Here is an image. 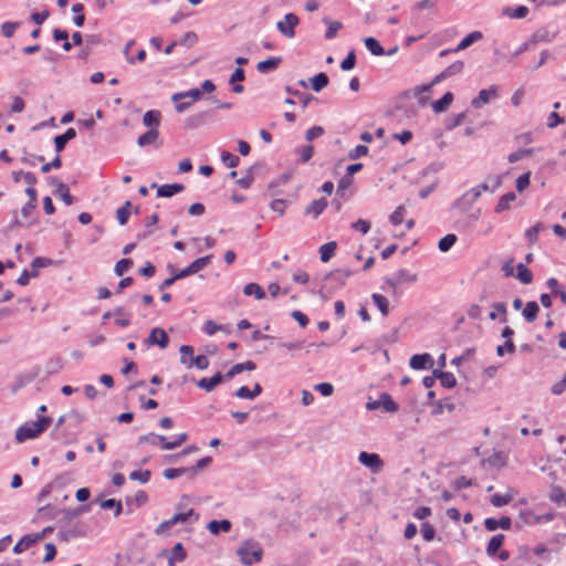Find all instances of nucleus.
Masks as SVG:
<instances>
[{
  "label": "nucleus",
  "instance_id": "44",
  "mask_svg": "<svg viewBox=\"0 0 566 566\" xmlns=\"http://www.w3.org/2000/svg\"><path fill=\"white\" fill-rule=\"evenodd\" d=\"M527 13L528 8L525 6H518L514 10H512L511 8L503 9V14L513 19H523L527 15Z\"/></svg>",
  "mask_w": 566,
  "mask_h": 566
},
{
  "label": "nucleus",
  "instance_id": "39",
  "mask_svg": "<svg viewBox=\"0 0 566 566\" xmlns=\"http://www.w3.org/2000/svg\"><path fill=\"white\" fill-rule=\"evenodd\" d=\"M336 249H337V243L335 241H331V242L323 244L319 248L322 262H328L332 259V256L334 255Z\"/></svg>",
  "mask_w": 566,
  "mask_h": 566
},
{
  "label": "nucleus",
  "instance_id": "48",
  "mask_svg": "<svg viewBox=\"0 0 566 566\" xmlns=\"http://www.w3.org/2000/svg\"><path fill=\"white\" fill-rule=\"evenodd\" d=\"M457 240H458V238L455 234L449 233L446 237H443L442 239H440V241L438 243V248L440 251L447 252L453 247V244L457 242Z\"/></svg>",
  "mask_w": 566,
  "mask_h": 566
},
{
  "label": "nucleus",
  "instance_id": "57",
  "mask_svg": "<svg viewBox=\"0 0 566 566\" xmlns=\"http://www.w3.org/2000/svg\"><path fill=\"white\" fill-rule=\"evenodd\" d=\"M192 366H196L200 370L207 369L209 366V359L205 355H198L197 357L190 359L188 367Z\"/></svg>",
  "mask_w": 566,
  "mask_h": 566
},
{
  "label": "nucleus",
  "instance_id": "43",
  "mask_svg": "<svg viewBox=\"0 0 566 566\" xmlns=\"http://www.w3.org/2000/svg\"><path fill=\"white\" fill-rule=\"evenodd\" d=\"M55 195H59L66 206H71L73 203V197L70 193L67 185L64 182H57Z\"/></svg>",
  "mask_w": 566,
  "mask_h": 566
},
{
  "label": "nucleus",
  "instance_id": "5",
  "mask_svg": "<svg viewBox=\"0 0 566 566\" xmlns=\"http://www.w3.org/2000/svg\"><path fill=\"white\" fill-rule=\"evenodd\" d=\"M300 23V19L295 13H286L284 20L276 23V28L284 36L292 39L295 35V27Z\"/></svg>",
  "mask_w": 566,
  "mask_h": 566
},
{
  "label": "nucleus",
  "instance_id": "54",
  "mask_svg": "<svg viewBox=\"0 0 566 566\" xmlns=\"http://www.w3.org/2000/svg\"><path fill=\"white\" fill-rule=\"evenodd\" d=\"M530 41L533 45L539 42H548L551 41L549 33L547 30L539 29L533 33V35L530 38Z\"/></svg>",
  "mask_w": 566,
  "mask_h": 566
},
{
  "label": "nucleus",
  "instance_id": "16",
  "mask_svg": "<svg viewBox=\"0 0 566 566\" xmlns=\"http://www.w3.org/2000/svg\"><path fill=\"white\" fill-rule=\"evenodd\" d=\"M517 494V491L514 489H509L504 495L493 494L490 499V502L495 507H501L509 504L514 496Z\"/></svg>",
  "mask_w": 566,
  "mask_h": 566
},
{
  "label": "nucleus",
  "instance_id": "49",
  "mask_svg": "<svg viewBox=\"0 0 566 566\" xmlns=\"http://www.w3.org/2000/svg\"><path fill=\"white\" fill-rule=\"evenodd\" d=\"M431 85L428 83V84H423V85H419V86H416L411 90L413 96H420L419 98V104L420 105H424L427 102H428V96H422L423 93H429L431 91Z\"/></svg>",
  "mask_w": 566,
  "mask_h": 566
},
{
  "label": "nucleus",
  "instance_id": "63",
  "mask_svg": "<svg viewBox=\"0 0 566 566\" xmlns=\"http://www.w3.org/2000/svg\"><path fill=\"white\" fill-rule=\"evenodd\" d=\"M406 213V208L403 206H398L396 210L390 216V222L394 226H398L402 222L403 216Z\"/></svg>",
  "mask_w": 566,
  "mask_h": 566
},
{
  "label": "nucleus",
  "instance_id": "41",
  "mask_svg": "<svg viewBox=\"0 0 566 566\" xmlns=\"http://www.w3.org/2000/svg\"><path fill=\"white\" fill-rule=\"evenodd\" d=\"M327 207V200L325 198H321L314 200L308 207L305 209V213H314L315 217L319 216L324 209Z\"/></svg>",
  "mask_w": 566,
  "mask_h": 566
},
{
  "label": "nucleus",
  "instance_id": "19",
  "mask_svg": "<svg viewBox=\"0 0 566 566\" xmlns=\"http://www.w3.org/2000/svg\"><path fill=\"white\" fill-rule=\"evenodd\" d=\"M76 132L74 128H67L66 132L62 135H57L54 137V146L57 153L62 151L65 148V145L71 139L75 138Z\"/></svg>",
  "mask_w": 566,
  "mask_h": 566
},
{
  "label": "nucleus",
  "instance_id": "6",
  "mask_svg": "<svg viewBox=\"0 0 566 566\" xmlns=\"http://www.w3.org/2000/svg\"><path fill=\"white\" fill-rule=\"evenodd\" d=\"M211 259H212V254H209V255H206V256L195 260L187 268L176 271L177 277L184 279L189 275L198 273L199 271H201L203 268H206L211 262Z\"/></svg>",
  "mask_w": 566,
  "mask_h": 566
},
{
  "label": "nucleus",
  "instance_id": "60",
  "mask_svg": "<svg viewBox=\"0 0 566 566\" xmlns=\"http://www.w3.org/2000/svg\"><path fill=\"white\" fill-rule=\"evenodd\" d=\"M150 475H151V473L149 470H144V471L137 470V471H133L129 474V479L134 480V481H139L140 483H147L150 479Z\"/></svg>",
  "mask_w": 566,
  "mask_h": 566
},
{
  "label": "nucleus",
  "instance_id": "23",
  "mask_svg": "<svg viewBox=\"0 0 566 566\" xmlns=\"http://www.w3.org/2000/svg\"><path fill=\"white\" fill-rule=\"evenodd\" d=\"M539 313V306L535 301H530L526 303L522 315L525 318L526 322L533 323Z\"/></svg>",
  "mask_w": 566,
  "mask_h": 566
},
{
  "label": "nucleus",
  "instance_id": "13",
  "mask_svg": "<svg viewBox=\"0 0 566 566\" xmlns=\"http://www.w3.org/2000/svg\"><path fill=\"white\" fill-rule=\"evenodd\" d=\"M353 275V271L348 269H339L336 271H332L326 275V280L329 282H335L337 285L343 286L346 284V281L349 276Z\"/></svg>",
  "mask_w": 566,
  "mask_h": 566
},
{
  "label": "nucleus",
  "instance_id": "62",
  "mask_svg": "<svg viewBox=\"0 0 566 566\" xmlns=\"http://www.w3.org/2000/svg\"><path fill=\"white\" fill-rule=\"evenodd\" d=\"M19 22H4L1 25V32L4 38L10 39L13 36L15 30L19 28Z\"/></svg>",
  "mask_w": 566,
  "mask_h": 566
},
{
  "label": "nucleus",
  "instance_id": "2",
  "mask_svg": "<svg viewBox=\"0 0 566 566\" xmlns=\"http://www.w3.org/2000/svg\"><path fill=\"white\" fill-rule=\"evenodd\" d=\"M237 554L239 555L242 564L251 566L262 559L263 549L258 542L248 539L241 544Z\"/></svg>",
  "mask_w": 566,
  "mask_h": 566
},
{
  "label": "nucleus",
  "instance_id": "45",
  "mask_svg": "<svg viewBox=\"0 0 566 566\" xmlns=\"http://www.w3.org/2000/svg\"><path fill=\"white\" fill-rule=\"evenodd\" d=\"M130 201H126L122 207H119L116 211L117 220L120 226H124L127 223V220L130 214Z\"/></svg>",
  "mask_w": 566,
  "mask_h": 566
},
{
  "label": "nucleus",
  "instance_id": "37",
  "mask_svg": "<svg viewBox=\"0 0 566 566\" xmlns=\"http://www.w3.org/2000/svg\"><path fill=\"white\" fill-rule=\"evenodd\" d=\"M371 300L382 316H387L389 314V302L384 295L374 293L371 295Z\"/></svg>",
  "mask_w": 566,
  "mask_h": 566
},
{
  "label": "nucleus",
  "instance_id": "51",
  "mask_svg": "<svg viewBox=\"0 0 566 566\" xmlns=\"http://www.w3.org/2000/svg\"><path fill=\"white\" fill-rule=\"evenodd\" d=\"M188 439V434L187 433H180L176 437V439L174 441H167L164 442L163 444V449L164 450H174L178 447H180L184 442H186Z\"/></svg>",
  "mask_w": 566,
  "mask_h": 566
},
{
  "label": "nucleus",
  "instance_id": "15",
  "mask_svg": "<svg viewBox=\"0 0 566 566\" xmlns=\"http://www.w3.org/2000/svg\"><path fill=\"white\" fill-rule=\"evenodd\" d=\"M209 114H210L209 111H205V112H200V113L189 116L185 120V128L186 129H196V128L202 126L206 122V117Z\"/></svg>",
  "mask_w": 566,
  "mask_h": 566
},
{
  "label": "nucleus",
  "instance_id": "38",
  "mask_svg": "<svg viewBox=\"0 0 566 566\" xmlns=\"http://www.w3.org/2000/svg\"><path fill=\"white\" fill-rule=\"evenodd\" d=\"M502 184L501 176L488 177L484 182L480 184L479 187L484 191H495Z\"/></svg>",
  "mask_w": 566,
  "mask_h": 566
},
{
  "label": "nucleus",
  "instance_id": "27",
  "mask_svg": "<svg viewBox=\"0 0 566 566\" xmlns=\"http://www.w3.org/2000/svg\"><path fill=\"white\" fill-rule=\"evenodd\" d=\"M323 22L327 25L325 32V39L332 40L336 36L337 32L343 28V23L339 21H332L328 17L323 18Z\"/></svg>",
  "mask_w": 566,
  "mask_h": 566
},
{
  "label": "nucleus",
  "instance_id": "17",
  "mask_svg": "<svg viewBox=\"0 0 566 566\" xmlns=\"http://www.w3.org/2000/svg\"><path fill=\"white\" fill-rule=\"evenodd\" d=\"M41 535H24L13 547V552L15 554H21L32 545H34L39 539H41Z\"/></svg>",
  "mask_w": 566,
  "mask_h": 566
},
{
  "label": "nucleus",
  "instance_id": "26",
  "mask_svg": "<svg viewBox=\"0 0 566 566\" xmlns=\"http://www.w3.org/2000/svg\"><path fill=\"white\" fill-rule=\"evenodd\" d=\"M281 62H282L281 57L273 56L265 61L259 62L256 64V70L260 73H269V72L275 70L280 65Z\"/></svg>",
  "mask_w": 566,
  "mask_h": 566
},
{
  "label": "nucleus",
  "instance_id": "9",
  "mask_svg": "<svg viewBox=\"0 0 566 566\" xmlns=\"http://www.w3.org/2000/svg\"><path fill=\"white\" fill-rule=\"evenodd\" d=\"M495 97H497V88L496 86L492 85L488 90H481L479 95L471 101V106L474 108H480Z\"/></svg>",
  "mask_w": 566,
  "mask_h": 566
},
{
  "label": "nucleus",
  "instance_id": "61",
  "mask_svg": "<svg viewBox=\"0 0 566 566\" xmlns=\"http://www.w3.org/2000/svg\"><path fill=\"white\" fill-rule=\"evenodd\" d=\"M421 535L426 542H430L436 536V530L430 523H428V522L422 523L421 524Z\"/></svg>",
  "mask_w": 566,
  "mask_h": 566
},
{
  "label": "nucleus",
  "instance_id": "21",
  "mask_svg": "<svg viewBox=\"0 0 566 566\" xmlns=\"http://www.w3.org/2000/svg\"><path fill=\"white\" fill-rule=\"evenodd\" d=\"M207 528L211 534L218 535L220 532H229L231 530V522L229 520H213L208 523Z\"/></svg>",
  "mask_w": 566,
  "mask_h": 566
},
{
  "label": "nucleus",
  "instance_id": "59",
  "mask_svg": "<svg viewBox=\"0 0 566 566\" xmlns=\"http://www.w3.org/2000/svg\"><path fill=\"white\" fill-rule=\"evenodd\" d=\"M533 153H534L533 148L518 149V150L510 154L507 159H509L510 163L513 164V163H516V161L521 160L524 157L533 155Z\"/></svg>",
  "mask_w": 566,
  "mask_h": 566
},
{
  "label": "nucleus",
  "instance_id": "20",
  "mask_svg": "<svg viewBox=\"0 0 566 566\" xmlns=\"http://www.w3.org/2000/svg\"><path fill=\"white\" fill-rule=\"evenodd\" d=\"M185 186L181 184L161 185L157 187L158 197H172L176 193L184 191Z\"/></svg>",
  "mask_w": 566,
  "mask_h": 566
},
{
  "label": "nucleus",
  "instance_id": "8",
  "mask_svg": "<svg viewBox=\"0 0 566 566\" xmlns=\"http://www.w3.org/2000/svg\"><path fill=\"white\" fill-rule=\"evenodd\" d=\"M482 190L479 186L472 188L454 202V208L468 210L481 196Z\"/></svg>",
  "mask_w": 566,
  "mask_h": 566
},
{
  "label": "nucleus",
  "instance_id": "33",
  "mask_svg": "<svg viewBox=\"0 0 566 566\" xmlns=\"http://www.w3.org/2000/svg\"><path fill=\"white\" fill-rule=\"evenodd\" d=\"M504 542V535L503 534H496L493 537H491L488 547H486V554L489 556H494L501 548Z\"/></svg>",
  "mask_w": 566,
  "mask_h": 566
},
{
  "label": "nucleus",
  "instance_id": "58",
  "mask_svg": "<svg viewBox=\"0 0 566 566\" xmlns=\"http://www.w3.org/2000/svg\"><path fill=\"white\" fill-rule=\"evenodd\" d=\"M50 264H52V260H50V259L41 258V256H36L35 259H33V261L31 263V266L33 269L32 276L38 275L39 269L48 266Z\"/></svg>",
  "mask_w": 566,
  "mask_h": 566
},
{
  "label": "nucleus",
  "instance_id": "24",
  "mask_svg": "<svg viewBox=\"0 0 566 566\" xmlns=\"http://www.w3.org/2000/svg\"><path fill=\"white\" fill-rule=\"evenodd\" d=\"M453 102V94L447 92L440 99L432 103V109L436 113L446 112Z\"/></svg>",
  "mask_w": 566,
  "mask_h": 566
},
{
  "label": "nucleus",
  "instance_id": "47",
  "mask_svg": "<svg viewBox=\"0 0 566 566\" xmlns=\"http://www.w3.org/2000/svg\"><path fill=\"white\" fill-rule=\"evenodd\" d=\"M548 497L554 503L558 504L560 502H565V504H566V495H565L563 489L558 485H553L551 488Z\"/></svg>",
  "mask_w": 566,
  "mask_h": 566
},
{
  "label": "nucleus",
  "instance_id": "11",
  "mask_svg": "<svg viewBox=\"0 0 566 566\" xmlns=\"http://www.w3.org/2000/svg\"><path fill=\"white\" fill-rule=\"evenodd\" d=\"M223 380H226L224 375L221 373H216L210 378H201L197 386L208 392L212 391L218 385H220Z\"/></svg>",
  "mask_w": 566,
  "mask_h": 566
},
{
  "label": "nucleus",
  "instance_id": "30",
  "mask_svg": "<svg viewBox=\"0 0 566 566\" xmlns=\"http://www.w3.org/2000/svg\"><path fill=\"white\" fill-rule=\"evenodd\" d=\"M159 132L157 128H150L137 138V145L145 147L153 144L158 138Z\"/></svg>",
  "mask_w": 566,
  "mask_h": 566
},
{
  "label": "nucleus",
  "instance_id": "10",
  "mask_svg": "<svg viewBox=\"0 0 566 566\" xmlns=\"http://www.w3.org/2000/svg\"><path fill=\"white\" fill-rule=\"evenodd\" d=\"M409 365L412 369H426L433 365V358L430 354H417L410 358Z\"/></svg>",
  "mask_w": 566,
  "mask_h": 566
},
{
  "label": "nucleus",
  "instance_id": "18",
  "mask_svg": "<svg viewBox=\"0 0 566 566\" xmlns=\"http://www.w3.org/2000/svg\"><path fill=\"white\" fill-rule=\"evenodd\" d=\"M187 557L186 549L181 543H177L172 549H169V566H176L177 563L185 560Z\"/></svg>",
  "mask_w": 566,
  "mask_h": 566
},
{
  "label": "nucleus",
  "instance_id": "46",
  "mask_svg": "<svg viewBox=\"0 0 566 566\" xmlns=\"http://www.w3.org/2000/svg\"><path fill=\"white\" fill-rule=\"evenodd\" d=\"M138 442L139 443H150L153 446H156L157 443H161V446L164 444V442H166V438L164 436H160V434H156V433H148V434H145V436H140L138 438Z\"/></svg>",
  "mask_w": 566,
  "mask_h": 566
},
{
  "label": "nucleus",
  "instance_id": "22",
  "mask_svg": "<svg viewBox=\"0 0 566 566\" xmlns=\"http://www.w3.org/2000/svg\"><path fill=\"white\" fill-rule=\"evenodd\" d=\"M201 90L199 88H191L187 92H180L172 95L171 99L172 102L177 103L184 98H190L191 103H195L201 98Z\"/></svg>",
  "mask_w": 566,
  "mask_h": 566
},
{
  "label": "nucleus",
  "instance_id": "32",
  "mask_svg": "<svg viewBox=\"0 0 566 566\" xmlns=\"http://www.w3.org/2000/svg\"><path fill=\"white\" fill-rule=\"evenodd\" d=\"M364 43H365V46L367 48V50L373 55L380 56V55L385 54L384 48L380 45L378 40H376L375 38L368 36V38L364 39Z\"/></svg>",
  "mask_w": 566,
  "mask_h": 566
},
{
  "label": "nucleus",
  "instance_id": "35",
  "mask_svg": "<svg viewBox=\"0 0 566 566\" xmlns=\"http://www.w3.org/2000/svg\"><path fill=\"white\" fill-rule=\"evenodd\" d=\"M312 88L315 92H321L324 87L328 85L329 78L326 73H318L314 75L311 80Z\"/></svg>",
  "mask_w": 566,
  "mask_h": 566
},
{
  "label": "nucleus",
  "instance_id": "12",
  "mask_svg": "<svg viewBox=\"0 0 566 566\" xmlns=\"http://www.w3.org/2000/svg\"><path fill=\"white\" fill-rule=\"evenodd\" d=\"M511 525H512V521L509 516H502L500 520H495L493 517H488L484 521V526L490 532H494L499 527H501L502 530H510Z\"/></svg>",
  "mask_w": 566,
  "mask_h": 566
},
{
  "label": "nucleus",
  "instance_id": "28",
  "mask_svg": "<svg viewBox=\"0 0 566 566\" xmlns=\"http://www.w3.org/2000/svg\"><path fill=\"white\" fill-rule=\"evenodd\" d=\"M290 180V174L284 172L275 180L271 181L268 186V192L271 197L277 196L280 193L279 187L285 185Z\"/></svg>",
  "mask_w": 566,
  "mask_h": 566
},
{
  "label": "nucleus",
  "instance_id": "64",
  "mask_svg": "<svg viewBox=\"0 0 566 566\" xmlns=\"http://www.w3.org/2000/svg\"><path fill=\"white\" fill-rule=\"evenodd\" d=\"M198 42V36L195 32L189 31L187 32L182 39L178 42V44H181L186 48H191Z\"/></svg>",
  "mask_w": 566,
  "mask_h": 566
},
{
  "label": "nucleus",
  "instance_id": "52",
  "mask_svg": "<svg viewBox=\"0 0 566 566\" xmlns=\"http://www.w3.org/2000/svg\"><path fill=\"white\" fill-rule=\"evenodd\" d=\"M133 266L132 259H122L119 260L114 268V272L117 276H122L126 271H128Z\"/></svg>",
  "mask_w": 566,
  "mask_h": 566
},
{
  "label": "nucleus",
  "instance_id": "4",
  "mask_svg": "<svg viewBox=\"0 0 566 566\" xmlns=\"http://www.w3.org/2000/svg\"><path fill=\"white\" fill-rule=\"evenodd\" d=\"M358 461L373 473H379L384 468V461L377 453L361 451L358 455Z\"/></svg>",
  "mask_w": 566,
  "mask_h": 566
},
{
  "label": "nucleus",
  "instance_id": "42",
  "mask_svg": "<svg viewBox=\"0 0 566 566\" xmlns=\"http://www.w3.org/2000/svg\"><path fill=\"white\" fill-rule=\"evenodd\" d=\"M516 277L523 283V284H530L533 281V274L530 269H527L523 263H518L516 265Z\"/></svg>",
  "mask_w": 566,
  "mask_h": 566
},
{
  "label": "nucleus",
  "instance_id": "40",
  "mask_svg": "<svg viewBox=\"0 0 566 566\" xmlns=\"http://www.w3.org/2000/svg\"><path fill=\"white\" fill-rule=\"evenodd\" d=\"M380 408H382L387 412H396L398 410V405L392 400L391 396L387 392H382L379 396Z\"/></svg>",
  "mask_w": 566,
  "mask_h": 566
},
{
  "label": "nucleus",
  "instance_id": "25",
  "mask_svg": "<svg viewBox=\"0 0 566 566\" xmlns=\"http://www.w3.org/2000/svg\"><path fill=\"white\" fill-rule=\"evenodd\" d=\"M482 38H483L482 32L473 31V32L469 33L467 36H464L461 40V42L458 44V46L455 49H453V51L454 52H459V51L465 50L471 44H473L474 42L481 40Z\"/></svg>",
  "mask_w": 566,
  "mask_h": 566
},
{
  "label": "nucleus",
  "instance_id": "55",
  "mask_svg": "<svg viewBox=\"0 0 566 566\" xmlns=\"http://www.w3.org/2000/svg\"><path fill=\"white\" fill-rule=\"evenodd\" d=\"M396 275L398 276L400 284L405 282H416L418 280L417 273H411L406 269L398 270Z\"/></svg>",
  "mask_w": 566,
  "mask_h": 566
},
{
  "label": "nucleus",
  "instance_id": "1",
  "mask_svg": "<svg viewBox=\"0 0 566 566\" xmlns=\"http://www.w3.org/2000/svg\"><path fill=\"white\" fill-rule=\"evenodd\" d=\"M51 424L50 417H40L36 421L24 423L15 431V439L18 442H23L27 439H33L44 432Z\"/></svg>",
  "mask_w": 566,
  "mask_h": 566
},
{
  "label": "nucleus",
  "instance_id": "14",
  "mask_svg": "<svg viewBox=\"0 0 566 566\" xmlns=\"http://www.w3.org/2000/svg\"><path fill=\"white\" fill-rule=\"evenodd\" d=\"M255 368H256V365L252 360H247L244 363H239V364L233 365L228 370V373L224 374V378H226V380H229V379L233 378L238 374H241V373H243L245 370L251 371V370H254Z\"/></svg>",
  "mask_w": 566,
  "mask_h": 566
},
{
  "label": "nucleus",
  "instance_id": "7",
  "mask_svg": "<svg viewBox=\"0 0 566 566\" xmlns=\"http://www.w3.org/2000/svg\"><path fill=\"white\" fill-rule=\"evenodd\" d=\"M169 343V337L165 329L155 327L150 331L149 336L145 339L147 346L158 345L160 348H166Z\"/></svg>",
  "mask_w": 566,
  "mask_h": 566
},
{
  "label": "nucleus",
  "instance_id": "56",
  "mask_svg": "<svg viewBox=\"0 0 566 566\" xmlns=\"http://www.w3.org/2000/svg\"><path fill=\"white\" fill-rule=\"evenodd\" d=\"M221 160L222 163L228 166L229 168H234L239 165V157L229 153V151H222L221 153Z\"/></svg>",
  "mask_w": 566,
  "mask_h": 566
},
{
  "label": "nucleus",
  "instance_id": "3",
  "mask_svg": "<svg viewBox=\"0 0 566 566\" xmlns=\"http://www.w3.org/2000/svg\"><path fill=\"white\" fill-rule=\"evenodd\" d=\"M192 515L196 516V520L198 518V515L195 513L192 509L185 513H176L171 518L161 522L155 530V533L157 535H163L174 525L187 522L188 518Z\"/></svg>",
  "mask_w": 566,
  "mask_h": 566
},
{
  "label": "nucleus",
  "instance_id": "29",
  "mask_svg": "<svg viewBox=\"0 0 566 566\" xmlns=\"http://www.w3.org/2000/svg\"><path fill=\"white\" fill-rule=\"evenodd\" d=\"M493 311L489 314V318L491 321H494L497 318L499 315H501V322L506 323V313H507V306L504 302L494 303L492 305Z\"/></svg>",
  "mask_w": 566,
  "mask_h": 566
},
{
  "label": "nucleus",
  "instance_id": "31",
  "mask_svg": "<svg viewBox=\"0 0 566 566\" xmlns=\"http://www.w3.org/2000/svg\"><path fill=\"white\" fill-rule=\"evenodd\" d=\"M160 123V113L158 111H147L143 116V124L150 128H157Z\"/></svg>",
  "mask_w": 566,
  "mask_h": 566
},
{
  "label": "nucleus",
  "instance_id": "34",
  "mask_svg": "<svg viewBox=\"0 0 566 566\" xmlns=\"http://www.w3.org/2000/svg\"><path fill=\"white\" fill-rule=\"evenodd\" d=\"M516 199V195L513 191H510L502 196L495 207V212L501 213L505 210L510 209L511 202Z\"/></svg>",
  "mask_w": 566,
  "mask_h": 566
},
{
  "label": "nucleus",
  "instance_id": "36",
  "mask_svg": "<svg viewBox=\"0 0 566 566\" xmlns=\"http://www.w3.org/2000/svg\"><path fill=\"white\" fill-rule=\"evenodd\" d=\"M243 293L247 296H254L256 300H262L265 297L264 290L256 283H248L243 287Z\"/></svg>",
  "mask_w": 566,
  "mask_h": 566
},
{
  "label": "nucleus",
  "instance_id": "53",
  "mask_svg": "<svg viewBox=\"0 0 566 566\" xmlns=\"http://www.w3.org/2000/svg\"><path fill=\"white\" fill-rule=\"evenodd\" d=\"M467 118V112L459 113L447 120L446 128L451 130L460 126Z\"/></svg>",
  "mask_w": 566,
  "mask_h": 566
},
{
  "label": "nucleus",
  "instance_id": "50",
  "mask_svg": "<svg viewBox=\"0 0 566 566\" xmlns=\"http://www.w3.org/2000/svg\"><path fill=\"white\" fill-rule=\"evenodd\" d=\"M99 506L104 510L115 509V516H118L123 511L122 503L119 501H116L115 499L104 500L99 503Z\"/></svg>",
  "mask_w": 566,
  "mask_h": 566
}]
</instances>
